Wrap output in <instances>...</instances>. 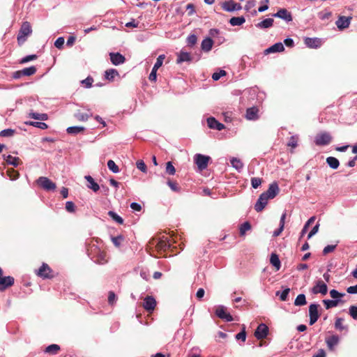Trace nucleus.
Masks as SVG:
<instances>
[{
	"label": "nucleus",
	"mask_w": 357,
	"mask_h": 357,
	"mask_svg": "<svg viewBox=\"0 0 357 357\" xmlns=\"http://www.w3.org/2000/svg\"><path fill=\"white\" fill-rule=\"evenodd\" d=\"M88 255L91 258H95L96 263L99 264H105L107 262L106 252L100 250L95 244H90L87 249Z\"/></svg>",
	"instance_id": "nucleus-1"
},
{
	"label": "nucleus",
	"mask_w": 357,
	"mask_h": 357,
	"mask_svg": "<svg viewBox=\"0 0 357 357\" xmlns=\"http://www.w3.org/2000/svg\"><path fill=\"white\" fill-rule=\"evenodd\" d=\"M32 33V27L29 22H24L19 30L17 40L19 46H22L27 40L29 36Z\"/></svg>",
	"instance_id": "nucleus-2"
},
{
	"label": "nucleus",
	"mask_w": 357,
	"mask_h": 357,
	"mask_svg": "<svg viewBox=\"0 0 357 357\" xmlns=\"http://www.w3.org/2000/svg\"><path fill=\"white\" fill-rule=\"evenodd\" d=\"M149 245L150 246H154L155 250L159 254H161L162 252L166 251L171 247V245L168 242L167 237L165 238H164L163 237L162 239L159 241L152 239L151 241H149Z\"/></svg>",
	"instance_id": "nucleus-3"
},
{
	"label": "nucleus",
	"mask_w": 357,
	"mask_h": 357,
	"mask_svg": "<svg viewBox=\"0 0 357 357\" xmlns=\"http://www.w3.org/2000/svg\"><path fill=\"white\" fill-rule=\"evenodd\" d=\"M36 274L43 279H52L55 277L53 270L45 263L38 269Z\"/></svg>",
	"instance_id": "nucleus-4"
},
{
	"label": "nucleus",
	"mask_w": 357,
	"mask_h": 357,
	"mask_svg": "<svg viewBox=\"0 0 357 357\" xmlns=\"http://www.w3.org/2000/svg\"><path fill=\"white\" fill-rule=\"evenodd\" d=\"M37 184L43 189L50 191L54 190L56 188V184L50 178L45 176H40L36 180Z\"/></svg>",
	"instance_id": "nucleus-5"
},
{
	"label": "nucleus",
	"mask_w": 357,
	"mask_h": 357,
	"mask_svg": "<svg viewBox=\"0 0 357 357\" xmlns=\"http://www.w3.org/2000/svg\"><path fill=\"white\" fill-rule=\"evenodd\" d=\"M332 137L328 132H321L318 133L314 138V143L317 146H325L331 143Z\"/></svg>",
	"instance_id": "nucleus-6"
},
{
	"label": "nucleus",
	"mask_w": 357,
	"mask_h": 357,
	"mask_svg": "<svg viewBox=\"0 0 357 357\" xmlns=\"http://www.w3.org/2000/svg\"><path fill=\"white\" fill-rule=\"evenodd\" d=\"M320 305L319 304L312 303L309 306V316H310V325H313L317 322L319 318V308Z\"/></svg>",
	"instance_id": "nucleus-7"
},
{
	"label": "nucleus",
	"mask_w": 357,
	"mask_h": 357,
	"mask_svg": "<svg viewBox=\"0 0 357 357\" xmlns=\"http://www.w3.org/2000/svg\"><path fill=\"white\" fill-rule=\"evenodd\" d=\"M210 159L211 158L209 156L204 155L200 153L195 155V162L199 170L205 169L207 167Z\"/></svg>",
	"instance_id": "nucleus-8"
},
{
	"label": "nucleus",
	"mask_w": 357,
	"mask_h": 357,
	"mask_svg": "<svg viewBox=\"0 0 357 357\" xmlns=\"http://www.w3.org/2000/svg\"><path fill=\"white\" fill-rule=\"evenodd\" d=\"M268 334V327L265 324H260L255 331V336L257 340H263Z\"/></svg>",
	"instance_id": "nucleus-9"
},
{
	"label": "nucleus",
	"mask_w": 357,
	"mask_h": 357,
	"mask_svg": "<svg viewBox=\"0 0 357 357\" xmlns=\"http://www.w3.org/2000/svg\"><path fill=\"white\" fill-rule=\"evenodd\" d=\"M215 314L220 319H224L226 321H231L234 320L232 316L226 312V308L222 305L217 307L215 310Z\"/></svg>",
	"instance_id": "nucleus-10"
},
{
	"label": "nucleus",
	"mask_w": 357,
	"mask_h": 357,
	"mask_svg": "<svg viewBox=\"0 0 357 357\" xmlns=\"http://www.w3.org/2000/svg\"><path fill=\"white\" fill-rule=\"evenodd\" d=\"M222 8L224 10L231 12L241 9V6L239 3H235L233 0L225 1L222 3Z\"/></svg>",
	"instance_id": "nucleus-11"
},
{
	"label": "nucleus",
	"mask_w": 357,
	"mask_h": 357,
	"mask_svg": "<svg viewBox=\"0 0 357 357\" xmlns=\"http://www.w3.org/2000/svg\"><path fill=\"white\" fill-rule=\"evenodd\" d=\"M328 291L327 285L322 281L318 280L316 282V284L313 287L312 289V292L314 294H321L322 295H326Z\"/></svg>",
	"instance_id": "nucleus-12"
},
{
	"label": "nucleus",
	"mask_w": 357,
	"mask_h": 357,
	"mask_svg": "<svg viewBox=\"0 0 357 357\" xmlns=\"http://www.w3.org/2000/svg\"><path fill=\"white\" fill-rule=\"evenodd\" d=\"M142 306L147 312H151L156 306V301L153 296H147L144 300Z\"/></svg>",
	"instance_id": "nucleus-13"
},
{
	"label": "nucleus",
	"mask_w": 357,
	"mask_h": 357,
	"mask_svg": "<svg viewBox=\"0 0 357 357\" xmlns=\"http://www.w3.org/2000/svg\"><path fill=\"white\" fill-rule=\"evenodd\" d=\"M268 197L265 194H261L257 202H256L255 205V209L257 212H261L264 210V208L266 207L268 201Z\"/></svg>",
	"instance_id": "nucleus-14"
},
{
	"label": "nucleus",
	"mask_w": 357,
	"mask_h": 357,
	"mask_svg": "<svg viewBox=\"0 0 357 357\" xmlns=\"http://www.w3.org/2000/svg\"><path fill=\"white\" fill-rule=\"evenodd\" d=\"M279 191L280 188L278 187V183L274 182L270 184L268 189L266 192H263V194H265L270 199L275 197L279 193Z\"/></svg>",
	"instance_id": "nucleus-15"
},
{
	"label": "nucleus",
	"mask_w": 357,
	"mask_h": 357,
	"mask_svg": "<svg viewBox=\"0 0 357 357\" xmlns=\"http://www.w3.org/2000/svg\"><path fill=\"white\" fill-rule=\"evenodd\" d=\"M177 54L176 63L180 64L183 62H190L192 60L191 54L183 50H181Z\"/></svg>",
	"instance_id": "nucleus-16"
},
{
	"label": "nucleus",
	"mask_w": 357,
	"mask_h": 357,
	"mask_svg": "<svg viewBox=\"0 0 357 357\" xmlns=\"http://www.w3.org/2000/svg\"><path fill=\"white\" fill-rule=\"evenodd\" d=\"M14 280V278L11 276L1 277L0 278V291H3L13 286Z\"/></svg>",
	"instance_id": "nucleus-17"
},
{
	"label": "nucleus",
	"mask_w": 357,
	"mask_h": 357,
	"mask_svg": "<svg viewBox=\"0 0 357 357\" xmlns=\"http://www.w3.org/2000/svg\"><path fill=\"white\" fill-rule=\"evenodd\" d=\"M110 61L112 64L118 66L123 63L126 61V58L121 54L117 53H109Z\"/></svg>",
	"instance_id": "nucleus-18"
},
{
	"label": "nucleus",
	"mask_w": 357,
	"mask_h": 357,
	"mask_svg": "<svg viewBox=\"0 0 357 357\" xmlns=\"http://www.w3.org/2000/svg\"><path fill=\"white\" fill-rule=\"evenodd\" d=\"M273 16L283 19L287 22H291L293 20L291 13L285 8L280 9L276 13L273 14Z\"/></svg>",
	"instance_id": "nucleus-19"
},
{
	"label": "nucleus",
	"mask_w": 357,
	"mask_h": 357,
	"mask_svg": "<svg viewBox=\"0 0 357 357\" xmlns=\"http://www.w3.org/2000/svg\"><path fill=\"white\" fill-rule=\"evenodd\" d=\"M259 109L257 107L248 108L246 110L245 118L248 120L255 121L259 119Z\"/></svg>",
	"instance_id": "nucleus-20"
},
{
	"label": "nucleus",
	"mask_w": 357,
	"mask_h": 357,
	"mask_svg": "<svg viewBox=\"0 0 357 357\" xmlns=\"http://www.w3.org/2000/svg\"><path fill=\"white\" fill-rule=\"evenodd\" d=\"M208 126L211 129L217 130H222L225 128L224 124L218 121L214 117H209L207 119Z\"/></svg>",
	"instance_id": "nucleus-21"
},
{
	"label": "nucleus",
	"mask_w": 357,
	"mask_h": 357,
	"mask_svg": "<svg viewBox=\"0 0 357 357\" xmlns=\"http://www.w3.org/2000/svg\"><path fill=\"white\" fill-rule=\"evenodd\" d=\"M351 20V17L340 16L336 21V25L340 29H344L349 26Z\"/></svg>",
	"instance_id": "nucleus-22"
},
{
	"label": "nucleus",
	"mask_w": 357,
	"mask_h": 357,
	"mask_svg": "<svg viewBox=\"0 0 357 357\" xmlns=\"http://www.w3.org/2000/svg\"><path fill=\"white\" fill-rule=\"evenodd\" d=\"M339 337L336 335H333L326 339V342L329 350L333 351L334 347L339 342Z\"/></svg>",
	"instance_id": "nucleus-23"
},
{
	"label": "nucleus",
	"mask_w": 357,
	"mask_h": 357,
	"mask_svg": "<svg viewBox=\"0 0 357 357\" xmlns=\"http://www.w3.org/2000/svg\"><path fill=\"white\" fill-rule=\"evenodd\" d=\"M3 158L6 160L7 164L11 165L14 167H17L18 165H20L22 163V162L19 158L13 157L10 155H3Z\"/></svg>",
	"instance_id": "nucleus-24"
},
{
	"label": "nucleus",
	"mask_w": 357,
	"mask_h": 357,
	"mask_svg": "<svg viewBox=\"0 0 357 357\" xmlns=\"http://www.w3.org/2000/svg\"><path fill=\"white\" fill-rule=\"evenodd\" d=\"M284 47L282 43H277L265 50V54L280 52L284 51Z\"/></svg>",
	"instance_id": "nucleus-25"
},
{
	"label": "nucleus",
	"mask_w": 357,
	"mask_h": 357,
	"mask_svg": "<svg viewBox=\"0 0 357 357\" xmlns=\"http://www.w3.org/2000/svg\"><path fill=\"white\" fill-rule=\"evenodd\" d=\"M305 44L310 48H317L320 46L321 41L318 38H306Z\"/></svg>",
	"instance_id": "nucleus-26"
},
{
	"label": "nucleus",
	"mask_w": 357,
	"mask_h": 357,
	"mask_svg": "<svg viewBox=\"0 0 357 357\" xmlns=\"http://www.w3.org/2000/svg\"><path fill=\"white\" fill-rule=\"evenodd\" d=\"M213 45V41L211 38H206L202 42V50L204 52H209Z\"/></svg>",
	"instance_id": "nucleus-27"
},
{
	"label": "nucleus",
	"mask_w": 357,
	"mask_h": 357,
	"mask_svg": "<svg viewBox=\"0 0 357 357\" xmlns=\"http://www.w3.org/2000/svg\"><path fill=\"white\" fill-rule=\"evenodd\" d=\"M85 179L88 181L87 187L94 192H97L100 189L99 185L95 182L94 179L89 175L85 176Z\"/></svg>",
	"instance_id": "nucleus-28"
},
{
	"label": "nucleus",
	"mask_w": 357,
	"mask_h": 357,
	"mask_svg": "<svg viewBox=\"0 0 357 357\" xmlns=\"http://www.w3.org/2000/svg\"><path fill=\"white\" fill-rule=\"evenodd\" d=\"M273 22L274 21L272 18H266L258 23L256 26L260 29H267L273 26Z\"/></svg>",
	"instance_id": "nucleus-29"
},
{
	"label": "nucleus",
	"mask_w": 357,
	"mask_h": 357,
	"mask_svg": "<svg viewBox=\"0 0 357 357\" xmlns=\"http://www.w3.org/2000/svg\"><path fill=\"white\" fill-rule=\"evenodd\" d=\"M270 262L275 268L276 271H278L280 268V261L278 256L276 254H271Z\"/></svg>",
	"instance_id": "nucleus-30"
},
{
	"label": "nucleus",
	"mask_w": 357,
	"mask_h": 357,
	"mask_svg": "<svg viewBox=\"0 0 357 357\" xmlns=\"http://www.w3.org/2000/svg\"><path fill=\"white\" fill-rule=\"evenodd\" d=\"M85 130V128L83 126H71L68 127L66 130L68 134L77 135L79 132H83Z\"/></svg>",
	"instance_id": "nucleus-31"
},
{
	"label": "nucleus",
	"mask_w": 357,
	"mask_h": 357,
	"mask_svg": "<svg viewBox=\"0 0 357 357\" xmlns=\"http://www.w3.org/2000/svg\"><path fill=\"white\" fill-rule=\"evenodd\" d=\"M326 162L333 169H336L340 165L339 160L336 158L332 156L326 158Z\"/></svg>",
	"instance_id": "nucleus-32"
},
{
	"label": "nucleus",
	"mask_w": 357,
	"mask_h": 357,
	"mask_svg": "<svg viewBox=\"0 0 357 357\" xmlns=\"http://www.w3.org/2000/svg\"><path fill=\"white\" fill-rule=\"evenodd\" d=\"M245 22V19L243 16L241 17H233L230 19L229 23L232 26H240Z\"/></svg>",
	"instance_id": "nucleus-33"
},
{
	"label": "nucleus",
	"mask_w": 357,
	"mask_h": 357,
	"mask_svg": "<svg viewBox=\"0 0 357 357\" xmlns=\"http://www.w3.org/2000/svg\"><path fill=\"white\" fill-rule=\"evenodd\" d=\"M60 351V347L58 344H52L47 347L45 352L50 354H56Z\"/></svg>",
	"instance_id": "nucleus-34"
},
{
	"label": "nucleus",
	"mask_w": 357,
	"mask_h": 357,
	"mask_svg": "<svg viewBox=\"0 0 357 357\" xmlns=\"http://www.w3.org/2000/svg\"><path fill=\"white\" fill-rule=\"evenodd\" d=\"M343 318H337L335 322V328L340 331H347L348 328L347 326L343 325Z\"/></svg>",
	"instance_id": "nucleus-35"
},
{
	"label": "nucleus",
	"mask_w": 357,
	"mask_h": 357,
	"mask_svg": "<svg viewBox=\"0 0 357 357\" xmlns=\"http://www.w3.org/2000/svg\"><path fill=\"white\" fill-rule=\"evenodd\" d=\"M306 303L307 302L305 296V294H303L298 295L294 301V305L296 306H303L305 305Z\"/></svg>",
	"instance_id": "nucleus-36"
},
{
	"label": "nucleus",
	"mask_w": 357,
	"mask_h": 357,
	"mask_svg": "<svg viewBox=\"0 0 357 357\" xmlns=\"http://www.w3.org/2000/svg\"><path fill=\"white\" fill-rule=\"evenodd\" d=\"M251 224L249 222H245L239 227V234L241 236H245L247 231L251 229Z\"/></svg>",
	"instance_id": "nucleus-37"
},
{
	"label": "nucleus",
	"mask_w": 357,
	"mask_h": 357,
	"mask_svg": "<svg viewBox=\"0 0 357 357\" xmlns=\"http://www.w3.org/2000/svg\"><path fill=\"white\" fill-rule=\"evenodd\" d=\"M167 183L172 191L176 192H179L181 191V188L176 181H174L169 178L167 180Z\"/></svg>",
	"instance_id": "nucleus-38"
},
{
	"label": "nucleus",
	"mask_w": 357,
	"mask_h": 357,
	"mask_svg": "<svg viewBox=\"0 0 357 357\" xmlns=\"http://www.w3.org/2000/svg\"><path fill=\"white\" fill-rule=\"evenodd\" d=\"M340 302V300H323V303L327 310L333 307H336Z\"/></svg>",
	"instance_id": "nucleus-39"
},
{
	"label": "nucleus",
	"mask_w": 357,
	"mask_h": 357,
	"mask_svg": "<svg viewBox=\"0 0 357 357\" xmlns=\"http://www.w3.org/2000/svg\"><path fill=\"white\" fill-rule=\"evenodd\" d=\"M91 116V114L83 113L79 111L74 114V116L79 121H86Z\"/></svg>",
	"instance_id": "nucleus-40"
},
{
	"label": "nucleus",
	"mask_w": 357,
	"mask_h": 357,
	"mask_svg": "<svg viewBox=\"0 0 357 357\" xmlns=\"http://www.w3.org/2000/svg\"><path fill=\"white\" fill-rule=\"evenodd\" d=\"M230 162H231L232 167L237 170L241 169L243 167V162L238 158H233L231 159Z\"/></svg>",
	"instance_id": "nucleus-41"
},
{
	"label": "nucleus",
	"mask_w": 357,
	"mask_h": 357,
	"mask_svg": "<svg viewBox=\"0 0 357 357\" xmlns=\"http://www.w3.org/2000/svg\"><path fill=\"white\" fill-rule=\"evenodd\" d=\"M29 116L36 120L46 121L48 119L47 114H38L35 112L29 113Z\"/></svg>",
	"instance_id": "nucleus-42"
},
{
	"label": "nucleus",
	"mask_w": 357,
	"mask_h": 357,
	"mask_svg": "<svg viewBox=\"0 0 357 357\" xmlns=\"http://www.w3.org/2000/svg\"><path fill=\"white\" fill-rule=\"evenodd\" d=\"M108 215L113 220H114L115 222H116L117 223L120 224V225H123V219L120 217L119 215H117L115 212L112 211H109L108 212Z\"/></svg>",
	"instance_id": "nucleus-43"
},
{
	"label": "nucleus",
	"mask_w": 357,
	"mask_h": 357,
	"mask_svg": "<svg viewBox=\"0 0 357 357\" xmlns=\"http://www.w3.org/2000/svg\"><path fill=\"white\" fill-rule=\"evenodd\" d=\"M36 68L35 66H31L29 68H25L22 70L23 76H31L34 75L36 73Z\"/></svg>",
	"instance_id": "nucleus-44"
},
{
	"label": "nucleus",
	"mask_w": 357,
	"mask_h": 357,
	"mask_svg": "<svg viewBox=\"0 0 357 357\" xmlns=\"http://www.w3.org/2000/svg\"><path fill=\"white\" fill-rule=\"evenodd\" d=\"M118 75V71L115 69H109L105 71V78L109 81H112L114 77Z\"/></svg>",
	"instance_id": "nucleus-45"
},
{
	"label": "nucleus",
	"mask_w": 357,
	"mask_h": 357,
	"mask_svg": "<svg viewBox=\"0 0 357 357\" xmlns=\"http://www.w3.org/2000/svg\"><path fill=\"white\" fill-rule=\"evenodd\" d=\"M289 291H290V289L287 287V288L284 289L283 290V291L281 292V293L279 291H278L275 293V295L276 296H280V298L281 301H285L287 300Z\"/></svg>",
	"instance_id": "nucleus-46"
},
{
	"label": "nucleus",
	"mask_w": 357,
	"mask_h": 357,
	"mask_svg": "<svg viewBox=\"0 0 357 357\" xmlns=\"http://www.w3.org/2000/svg\"><path fill=\"white\" fill-rule=\"evenodd\" d=\"M7 175L10 178V179L11 180H15L17 179L19 176H20V174L17 171L15 170L13 168H9L8 169L7 172Z\"/></svg>",
	"instance_id": "nucleus-47"
},
{
	"label": "nucleus",
	"mask_w": 357,
	"mask_h": 357,
	"mask_svg": "<svg viewBox=\"0 0 357 357\" xmlns=\"http://www.w3.org/2000/svg\"><path fill=\"white\" fill-rule=\"evenodd\" d=\"M123 241L124 237L122 235H119L116 237H112V241L116 248H119Z\"/></svg>",
	"instance_id": "nucleus-48"
},
{
	"label": "nucleus",
	"mask_w": 357,
	"mask_h": 357,
	"mask_svg": "<svg viewBox=\"0 0 357 357\" xmlns=\"http://www.w3.org/2000/svg\"><path fill=\"white\" fill-rule=\"evenodd\" d=\"M298 136H291L287 143V146L295 149L298 145Z\"/></svg>",
	"instance_id": "nucleus-49"
},
{
	"label": "nucleus",
	"mask_w": 357,
	"mask_h": 357,
	"mask_svg": "<svg viewBox=\"0 0 357 357\" xmlns=\"http://www.w3.org/2000/svg\"><path fill=\"white\" fill-rule=\"evenodd\" d=\"M107 167L114 173H117L119 172V167L116 165V163L112 160H108Z\"/></svg>",
	"instance_id": "nucleus-50"
},
{
	"label": "nucleus",
	"mask_w": 357,
	"mask_h": 357,
	"mask_svg": "<svg viewBox=\"0 0 357 357\" xmlns=\"http://www.w3.org/2000/svg\"><path fill=\"white\" fill-rule=\"evenodd\" d=\"M314 220H315V217L312 216L306 222V223L305 224V225L301 231V237H303V235L306 233L307 228L309 227V226L311 224H312L314 222Z\"/></svg>",
	"instance_id": "nucleus-51"
},
{
	"label": "nucleus",
	"mask_w": 357,
	"mask_h": 357,
	"mask_svg": "<svg viewBox=\"0 0 357 357\" xmlns=\"http://www.w3.org/2000/svg\"><path fill=\"white\" fill-rule=\"evenodd\" d=\"M166 172L169 175H174L176 173V169L173 166L172 162H167L166 164Z\"/></svg>",
	"instance_id": "nucleus-52"
},
{
	"label": "nucleus",
	"mask_w": 357,
	"mask_h": 357,
	"mask_svg": "<svg viewBox=\"0 0 357 357\" xmlns=\"http://www.w3.org/2000/svg\"><path fill=\"white\" fill-rule=\"evenodd\" d=\"M197 38L196 35L191 34L187 38V43L189 46H193L197 43Z\"/></svg>",
	"instance_id": "nucleus-53"
},
{
	"label": "nucleus",
	"mask_w": 357,
	"mask_h": 357,
	"mask_svg": "<svg viewBox=\"0 0 357 357\" xmlns=\"http://www.w3.org/2000/svg\"><path fill=\"white\" fill-rule=\"evenodd\" d=\"M227 75V73L224 70H220L219 72L214 73L212 75V78L213 80L217 81L220 77L225 76Z\"/></svg>",
	"instance_id": "nucleus-54"
},
{
	"label": "nucleus",
	"mask_w": 357,
	"mask_h": 357,
	"mask_svg": "<svg viewBox=\"0 0 357 357\" xmlns=\"http://www.w3.org/2000/svg\"><path fill=\"white\" fill-rule=\"evenodd\" d=\"M261 182H262V179L260 178H257V177L252 178V179H251L252 187L253 188L256 189L261 184Z\"/></svg>",
	"instance_id": "nucleus-55"
},
{
	"label": "nucleus",
	"mask_w": 357,
	"mask_h": 357,
	"mask_svg": "<svg viewBox=\"0 0 357 357\" xmlns=\"http://www.w3.org/2000/svg\"><path fill=\"white\" fill-rule=\"evenodd\" d=\"M29 125L33 126L34 127L45 130L47 128V125L43 122H33L31 121L29 123Z\"/></svg>",
	"instance_id": "nucleus-56"
},
{
	"label": "nucleus",
	"mask_w": 357,
	"mask_h": 357,
	"mask_svg": "<svg viewBox=\"0 0 357 357\" xmlns=\"http://www.w3.org/2000/svg\"><path fill=\"white\" fill-rule=\"evenodd\" d=\"M116 300V294H114V292L112 291H109V293H108L109 304L113 305L115 303Z\"/></svg>",
	"instance_id": "nucleus-57"
},
{
	"label": "nucleus",
	"mask_w": 357,
	"mask_h": 357,
	"mask_svg": "<svg viewBox=\"0 0 357 357\" xmlns=\"http://www.w3.org/2000/svg\"><path fill=\"white\" fill-rule=\"evenodd\" d=\"M37 59V56L36 54H31V55H28L24 58H22L20 61V63H27L29 61H33V60H35Z\"/></svg>",
	"instance_id": "nucleus-58"
},
{
	"label": "nucleus",
	"mask_w": 357,
	"mask_h": 357,
	"mask_svg": "<svg viewBox=\"0 0 357 357\" xmlns=\"http://www.w3.org/2000/svg\"><path fill=\"white\" fill-rule=\"evenodd\" d=\"M349 314L351 317L357 320V306L351 305L349 307Z\"/></svg>",
	"instance_id": "nucleus-59"
},
{
	"label": "nucleus",
	"mask_w": 357,
	"mask_h": 357,
	"mask_svg": "<svg viewBox=\"0 0 357 357\" xmlns=\"http://www.w3.org/2000/svg\"><path fill=\"white\" fill-rule=\"evenodd\" d=\"M136 165H137V167L141 170L142 172H146L147 171V167H146V164L144 162L143 160H138L137 162H136Z\"/></svg>",
	"instance_id": "nucleus-60"
},
{
	"label": "nucleus",
	"mask_w": 357,
	"mask_h": 357,
	"mask_svg": "<svg viewBox=\"0 0 357 357\" xmlns=\"http://www.w3.org/2000/svg\"><path fill=\"white\" fill-rule=\"evenodd\" d=\"M337 246V244L335 245H328L327 246H326L324 250H323V254L324 255L330 253V252H332L335 250V248Z\"/></svg>",
	"instance_id": "nucleus-61"
},
{
	"label": "nucleus",
	"mask_w": 357,
	"mask_h": 357,
	"mask_svg": "<svg viewBox=\"0 0 357 357\" xmlns=\"http://www.w3.org/2000/svg\"><path fill=\"white\" fill-rule=\"evenodd\" d=\"M66 209L68 212L74 213L75 211V205L73 202H67L66 204Z\"/></svg>",
	"instance_id": "nucleus-62"
},
{
	"label": "nucleus",
	"mask_w": 357,
	"mask_h": 357,
	"mask_svg": "<svg viewBox=\"0 0 357 357\" xmlns=\"http://www.w3.org/2000/svg\"><path fill=\"white\" fill-rule=\"evenodd\" d=\"M82 84H84V86L86 88H90L92 86V84L93 82V79L91 77H88L85 79L82 80Z\"/></svg>",
	"instance_id": "nucleus-63"
},
{
	"label": "nucleus",
	"mask_w": 357,
	"mask_h": 357,
	"mask_svg": "<svg viewBox=\"0 0 357 357\" xmlns=\"http://www.w3.org/2000/svg\"><path fill=\"white\" fill-rule=\"evenodd\" d=\"M165 58V56L164 54H161L157 58L156 62L153 66L155 68H159L160 66H162Z\"/></svg>",
	"instance_id": "nucleus-64"
}]
</instances>
